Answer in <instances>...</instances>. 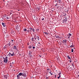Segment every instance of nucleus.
<instances>
[{
	"label": "nucleus",
	"mask_w": 79,
	"mask_h": 79,
	"mask_svg": "<svg viewBox=\"0 0 79 79\" xmlns=\"http://www.w3.org/2000/svg\"><path fill=\"white\" fill-rule=\"evenodd\" d=\"M34 31H35L34 29L32 28V32H34Z\"/></svg>",
	"instance_id": "cd10ccee"
},
{
	"label": "nucleus",
	"mask_w": 79,
	"mask_h": 79,
	"mask_svg": "<svg viewBox=\"0 0 79 79\" xmlns=\"http://www.w3.org/2000/svg\"><path fill=\"white\" fill-rule=\"evenodd\" d=\"M2 62H3L2 61L1 62V63H0V64H1V65H2V64H3V63H2Z\"/></svg>",
	"instance_id": "72a5a7b5"
},
{
	"label": "nucleus",
	"mask_w": 79,
	"mask_h": 79,
	"mask_svg": "<svg viewBox=\"0 0 79 79\" xmlns=\"http://www.w3.org/2000/svg\"><path fill=\"white\" fill-rule=\"evenodd\" d=\"M67 69H68V68H69V69L70 71H71V70H72V67H69V68L68 67V68L67 67Z\"/></svg>",
	"instance_id": "2eb2a0df"
},
{
	"label": "nucleus",
	"mask_w": 79,
	"mask_h": 79,
	"mask_svg": "<svg viewBox=\"0 0 79 79\" xmlns=\"http://www.w3.org/2000/svg\"><path fill=\"white\" fill-rule=\"evenodd\" d=\"M31 41L32 42H34V38H31Z\"/></svg>",
	"instance_id": "4be33fe9"
},
{
	"label": "nucleus",
	"mask_w": 79,
	"mask_h": 79,
	"mask_svg": "<svg viewBox=\"0 0 79 79\" xmlns=\"http://www.w3.org/2000/svg\"><path fill=\"white\" fill-rule=\"evenodd\" d=\"M27 78V77H24V79H26Z\"/></svg>",
	"instance_id": "603ef678"
},
{
	"label": "nucleus",
	"mask_w": 79,
	"mask_h": 79,
	"mask_svg": "<svg viewBox=\"0 0 79 79\" xmlns=\"http://www.w3.org/2000/svg\"><path fill=\"white\" fill-rule=\"evenodd\" d=\"M22 76H23V77H26L27 76V74H26V73H19V74L17 76H18L19 77H22Z\"/></svg>",
	"instance_id": "f257e3e1"
},
{
	"label": "nucleus",
	"mask_w": 79,
	"mask_h": 79,
	"mask_svg": "<svg viewBox=\"0 0 79 79\" xmlns=\"http://www.w3.org/2000/svg\"><path fill=\"white\" fill-rule=\"evenodd\" d=\"M24 31H27V29L25 28V29L24 30Z\"/></svg>",
	"instance_id": "2f4dec72"
},
{
	"label": "nucleus",
	"mask_w": 79,
	"mask_h": 79,
	"mask_svg": "<svg viewBox=\"0 0 79 79\" xmlns=\"http://www.w3.org/2000/svg\"><path fill=\"white\" fill-rule=\"evenodd\" d=\"M36 30L39 31V28H38Z\"/></svg>",
	"instance_id": "37998d69"
},
{
	"label": "nucleus",
	"mask_w": 79,
	"mask_h": 79,
	"mask_svg": "<svg viewBox=\"0 0 79 79\" xmlns=\"http://www.w3.org/2000/svg\"><path fill=\"white\" fill-rule=\"evenodd\" d=\"M32 47H33V45H31V46H30L28 47V48H29L30 49L31 48H32Z\"/></svg>",
	"instance_id": "f3484780"
},
{
	"label": "nucleus",
	"mask_w": 79,
	"mask_h": 79,
	"mask_svg": "<svg viewBox=\"0 0 79 79\" xmlns=\"http://www.w3.org/2000/svg\"><path fill=\"white\" fill-rule=\"evenodd\" d=\"M6 58L7 59V58H8V57H6Z\"/></svg>",
	"instance_id": "bf43d9fd"
},
{
	"label": "nucleus",
	"mask_w": 79,
	"mask_h": 79,
	"mask_svg": "<svg viewBox=\"0 0 79 79\" xmlns=\"http://www.w3.org/2000/svg\"><path fill=\"white\" fill-rule=\"evenodd\" d=\"M39 45H38L37 46H36V48H39Z\"/></svg>",
	"instance_id": "e433bc0d"
},
{
	"label": "nucleus",
	"mask_w": 79,
	"mask_h": 79,
	"mask_svg": "<svg viewBox=\"0 0 79 79\" xmlns=\"http://www.w3.org/2000/svg\"><path fill=\"white\" fill-rule=\"evenodd\" d=\"M11 41L12 43H14L15 42V40H11Z\"/></svg>",
	"instance_id": "393cba45"
},
{
	"label": "nucleus",
	"mask_w": 79,
	"mask_h": 79,
	"mask_svg": "<svg viewBox=\"0 0 79 79\" xmlns=\"http://www.w3.org/2000/svg\"><path fill=\"white\" fill-rule=\"evenodd\" d=\"M37 10H38V11H39V10H40V7H37Z\"/></svg>",
	"instance_id": "5701e85b"
},
{
	"label": "nucleus",
	"mask_w": 79,
	"mask_h": 79,
	"mask_svg": "<svg viewBox=\"0 0 79 79\" xmlns=\"http://www.w3.org/2000/svg\"><path fill=\"white\" fill-rule=\"evenodd\" d=\"M67 58H68V59H69L70 60V59H71V57H69V55H68L67 56Z\"/></svg>",
	"instance_id": "a878e982"
},
{
	"label": "nucleus",
	"mask_w": 79,
	"mask_h": 79,
	"mask_svg": "<svg viewBox=\"0 0 79 79\" xmlns=\"http://www.w3.org/2000/svg\"><path fill=\"white\" fill-rule=\"evenodd\" d=\"M63 44H65L64 45H66V42H67V40H63Z\"/></svg>",
	"instance_id": "6e6552de"
},
{
	"label": "nucleus",
	"mask_w": 79,
	"mask_h": 79,
	"mask_svg": "<svg viewBox=\"0 0 79 79\" xmlns=\"http://www.w3.org/2000/svg\"><path fill=\"white\" fill-rule=\"evenodd\" d=\"M32 48L33 49H34L35 48V47H33Z\"/></svg>",
	"instance_id": "a19ab883"
},
{
	"label": "nucleus",
	"mask_w": 79,
	"mask_h": 79,
	"mask_svg": "<svg viewBox=\"0 0 79 79\" xmlns=\"http://www.w3.org/2000/svg\"><path fill=\"white\" fill-rule=\"evenodd\" d=\"M19 55H20L21 56V54H19Z\"/></svg>",
	"instance_id": "338daca9"
},
{
	"label": "nucleus",
	"mask_w": 79,
	"mask_h": 79,
	"mask_svg": "<svg viewBox=\"0 0 79 79\" xmlns=\"http://www.w3.org/2000/svg\"><path fill=\"white\" fill-rule=\"evenodd\" d=\"M50 74H51V75H53V73H51Z\"/></svg>",
	"instance_id": "864d4df0"
},
{
	"label": "nucleus",
	"mask_w": 79,
	"mask_h": 79,
	"mask_svg": "<svg viewBox=\"0 0 79 79\" xmlns=\"http://www.w3.org/2000/svg\"><path fill=\"white\" fill-rule=\"evenodd\" d=\"M26 79H27V78H26Z\"/></svg>",
	"instance_id": "680f3d73"
},
{
	"label": "nucleus",
	"mask_w": 79,
	"mask_h": 79,
	"mask_svg": "<svg viewBox=\"0 0 79 79\" xmlns=\"http://www.w3.org/2000/svg\"><path fill=\"white\" fill-rule=\"evenodd\" d=\"M15 54L13 52V51H12L9 53L8 54V56H15Z\"/></svg>",
	"instance_id": "f03ea898"
},
{
	"label": "nucleus",
	"mask_w": 79,
	"mask_h": 79,
	"mask_svg": "<svg viewBox=\"0 0 79 79\" xmlns=\"http://www.w3.org/2000/svg\"><path fill=\"white\" fill-rule=\"evenodd\" d=\"M21 47L22 48H23V47H24V45H22Z\"/></svg>",
	"instance_id": "f704fd0d"
},
{
	"label": "nucleus",
	"mask_w": 79,
	"mask_h": 79,
	"mask_svg": "<svg viewBox=\"0 0 79 79\" xmlns=\"http://www.w3.org/2000/svg\"><path fill=\"white\" fill-rule=\"evenodd\" d=\"M29 55H31V53H29Z\"/></svg>",
	"instance_id": "8fccbe9b"
},
{
	"label": "nucleus",
	"mask_w": 79,
	"mask_h": 79,
	"mask_svg": "<svg viewBox=\"0 0 79 79\" xmlns=\"http://www.w3.org/2000/svg\"><path fill=\"white\" fill-rule=\"evenodd\" d=\"M73 46V44L72 43V45H71L70 46V47H72Z\"/></svg>",
	"instance_id": "c85d7f7f"
},
{
	"label": "nucleus",
	"mask_w": 79,
	"mask_h": 79,
	"mask_svg": "<svg viewBox=\"0 0 79 79\" xmlns=\"http://www.w3.org/2000/svg\"><path fill=\"white\" fill-rule=\"evenodd\" d=\"M66 16V14L63 13V14L61 16H62L63 17H65Z\"/></svg>",
	"instance_id": "9d476101"
},
{
	"label": "nucleus",
	"mask_w": 79,
	"mask_h": 79,
	"mask_svg": "<svg viewBox=\"0 0 79 79\" xmlns=\"http://www.w3.org/2000/svg\"><path fill=\"white\" fill-rule=\"evenodd\" d=\"M76 69V67H75L74 65V66H73V69Z\"/></svg>",
	"instance_id": "bb28decb"
},
{
	"label": "nucleus",
	"mask_w": 79,
	"mask_h": 79,
	"mask_svg": "<svg viewBox=\"0 0 79 79\" xmlns=\"http://www.w3.org/2000/svg\"><path fill=\"white\" fill-rule=\"evenodd\" d=\"M4 77L6 78V79H8V77H9V74H7L6 75H4Z\"/></svg>",
	"instance_id": "20e7f679"
},
{
	"label": "nucleus",
	"mask_w": 79,
	"mask_h": 79,
	"mask_svg": "<svg viewBox=\"0 0 79 79\" xmlns=\"http://www.w3.org/2000/svg\"><path fill=\"white\" fill-rule=\"evenodd\" d=\"M42 21H43V20H44V18H42Z\"/></svg>",
	"instance_id": "79ce46f5"
},
{
	"label": "nucleus",
	"mask_w": 79,
	"mask_h": 79,
	"mask_svg": "<svg viewBox=\"0 0 79 79\" xmlns=\"http://www.w3.org/2000/svg\"><path fill=\"white\" fill-rule=\"evenodd\" d=\"M8 62V59L7 58H5L4 60V61H3V62L4 63H7V62Z\"/></svg>",
	"instance_id": "423d86ee"
},
{
	"label": "nucleus",
	"mask_w": 79,
	"mask_h": 79,
	"mask_svg": "<svg viewBox=\"0 0 79 79\" xmlns=\"http://www.w3.org/2000/svg\"><path fill=\"white\" fill-rule=\"evenodd\" d=\"M13 47L14 49V50H16L17 51H18V49H17V47H16V46H14Z\"/></svg>",
	"instance_id": "1a4fd4ad"
},
{
	"label": "nucleus",
	"mask_w": 79,
	"mask_h": 79,
	"mask_svg": "<svg viewBox=\"0 0 79 79\" xmlns=\"http://www.w3.org/2000/svg\"><path fill=\"white\" fill-rule=\"evenodd\" d=\"M18 11H20V10H18Z\"/></svg>",
	"instance_id": "e2e57ef3"
},
{
	"label": "nucleus",
	"mask_w": 79,
	"mask_h": 79,
	"mask_svg": "<svg viewBox=\"0 0 79 79\" xmlns=\"http://www.w3.org/2000/svg\"><path fill=\"white\" fill-rule=\"evenodd\" d=\"M39 56H40V57H41V56H42V55H39Z\"/></svg>",
	"instance_id": "de8ad7c7"
},
{
	"label": "nucleus",
	"mask_w": 79,
	"mask_h": 79,
	"mask_svg": "<svg viewBox=\"0 0 79 79\" xmlns=\"http://www.w3.org/2000/svg\"><path fill=\"white\" fill-rule=\"evenodd\" d=\"M74 47V46H73H73H72V47Z\"/></svg>",
	"instance_id": "69168bd1"
},
{
	"label": "nucleus",
	"mask_w": 79,
	"mask_h": 79,
	"mask_svg": "<svg viewBox=\"0 0 79 79\" xmlns=\"http://www.w3.org/2000/svg\"><path fill=\"white\" fill-rule=\"evenodd\" d=\"M44 34H46V35H47L48 34V33L47 32H44Z\"/></svg>",
	"instance_id": "c9c22d12"
},
{
	"label": "nucleus",
	"mask_w": 79,
	"mask_h": 79,
	"mask_svg": "<svg viewBox=\"0 0 79 79\" xmlns=\"http://www.w3.org/2000/svg\"><path fill=\"white\" fill-rule=\"evenodd\" d=\"M29 31H30V30H31V29L32 28V27H30V28L29 27Z\"/></svg>",
	"instance_id": "c756f323"
},
{
	"label": "nucleus",
	"mask_w": 79,
	"mask_h": 79,
	"mask_svg": "<svg viewBox=\"0 0 79 79\" xmlns=\"http://www.w3.org/2000/svg\"><path fill=\"white\" fill-rule=\"evenodd\" d=\"M19 30H20L17 29V32L18 33L19 32Z\"/></svg>",
	"instance_id": "473e14b6"
},
{
	"label": "nucleus",
	"mask_w": 79,
	"mask_h": 79,
	"mask_svg": "<svg viewBox=\"0 0 79 79\" xmlns=\"http://www.w3.org/2000/svg\"><path fill=\"white\" fill-rule=\"evenodd\" d=\"M58 75H59V76L57 77V78L58 79H60V78L61 77V75L60 74H59V73L58 74Z\"/></svg>",
	"instance_id": "4468645a"
},
{
	"label": "nucleus",
	"mask_w": 79,
	"mask_h": 79,
	"mask_svg": "<svg viewBox=\"0 0 79 79\" xmlns=\"http://www.w3.org/2000/svg\"><path fill=\"white\" fill-rule=\"evenodd\" d=\"M6 45L7 46V47H9V48H10V47H11V43L9 42V43L7 44V45Z\"/></svg>",
	"instance_id": "7ed1b4c3"
},
{
	"label": "nucleus",
	"mask_w": 79,
	"mask_h": 79,
	"mask_svg": "<svg viewBox=\"0 0 79 79\" xmlns=\"http://www.w3.org/2000/svg\"><path fill=\"white\" fill-rule=\"evenodd\" d=\"M70 62H71V60H70Z\"/></svg>",
	"instance_id": "0e129e2a"
},
{
	"label": "nucleus",
	"mask_w": 79,
	"mask_h": 79,
	"mask_svg": "<svg viewBox=\"0 0 79 79\" xmlns=\"http://www.w3.org/2000/svg\"><path fill=\"white\" fill-rule=\"evenodd\" d=\"M56 4H57L56 3V5H55V6H57V5H57Z\"/></svg>",
	"instance_id": "3c124183"
},
{
	"label": "nucleus",
	"mask_w": 79,
	"mask_h": 79,
	"mask_svg": "<svg viewBox=\"0 0 79 79\" xmlns=\"http://www.w3.org/2000/svg\"><path fill=\"white\" fill-rule=\"evenodd\" d=\"M62 22H63V23H66V20H65L64 19L63 20Z\"/></svg>",
	"instance_id": "6ab92c4d"
},
{
	"label": "nucleus",
	"mask_w": 79,
	"mask_h": 79,
	"mask_svg": "<svg viewBox=\"0 0 79 79\" xmlns=\"http://www.w3.org/2000/svg\"><path fill=\"white\" fill-rule=\"evenodd\" d=\"M55 78H56V75H55Z\"/></svg>",
	"instance_id": "a18cd8bd"
},
{
	"label": "nucleus",
	"mask_w": 79,
	"mask_h": 79,
	"mask_svg": "<svg viewBox=\"0 0 79 79\" xmlns=\"http://www.w3.org/2000/svg\"><path fill=\"white\" fill-rule=\"evenodd\" d=\"M69 37H70V36H71V35H71V33H69Z\"/></svg>",
	"instance_id": "7c9ffc66"
},
{
	"label": "nucleus",
	"mask_w": 79,
	"mask_h": 79,
	"mask_svg": "<svg viewBox=\"0 0 79 79\" xmlns=\"http://www.w3.org/2000/svg\"><path fill=\"white\" fill-rule=\"evenodd\" d=\"M64 20L65 21H68V18H67L66 17L65 19H64Z\"/></svg>",
	"instance_id": "412c9836"
},
{
	"label": "nucleus",
	"mask_w": 79,
	"mask_h": 79,
	"mask_svg": "<svg viewBox=\"0 0 79 79\" xmlns=\"http://www.w3.org/2000/svg\"><path fill=\"white\" fill-rule=\"evenodd\" d=\"M36 39H37L38 40H39V39H40L39 38V36H37Z\"/></svg>",
	"instance_id": "b1692460"
},
{
	"label": "nucleus",
	"mask_w": 79,
	"mask_h": 79,
	"mask_svg": "<svg viewBox=\"0 0 79 79\" xmlns=\"http://www.w3.org/2000/svg\"><path fill=\"white\" fill-rule=\"evenodd\" d=\"M33 19H34V20H35V21L36 20H37V19H37V17H36V16H34H34L33 17Z\"/></svg>",
	"instance_id": "0eeeda50"
},
{
	"label": "nucleus",
	"mask_w": 79,
	"mask_h": 79,
	"mask_svg": "<svg viewBox=\"0 0 79 79\" xmlns=\"http://www.w3.org/2000/svg\"><path fill=\"white\" fill-rule=\"evenodd\" d=\"M72 66H74V64H72Z\"/></svg>",
	"instance_id": "ea45409f"
},
{
	"label": "nucleus",
	"mask_w": 79,
	"mask_h": 79,
	"mask_svg": "<svg viewBox=\"0 0 79 79\" xmlns=\"http://www.w3.org/2000/svg\"><path fill=\"white\" fill-rule=\"evenodd\" d=\"M10 11L11 13H14L13 11V10H11Z\"/></svg>",
	"instance_id": "09e8293b"
},
{
	"label": "nucleus",
	"mask_w": 79,
	"mask_h": 79,
	"mask_svg": "<svg viewBox=\"0 0 79 79\" xmlns=\"http://www.w3.org/2000/svg\"><path fill=\"white\" fill-rule=\"evenodd\" d=\"M6 19H9V17H7Z\"/></svg>",
	"instance_id": "c03bdc74"
},
{
	"label": "nucleus",
	"mask_w": 79,
	"mask_h": 79,
	"mask_svg": "<svg viewBox=\"0 0 79 79\" xmlns=\"http://www.w3.org/2000/svg\"><path fill=\"white\" fill-rule=\"evenodd\" d=\"M11 64H12V63H10V64L11 65Z\"/></svg>",
	"instance_id": "4d7b16f0"
},
{
	"label": "nucleus",
	"mask_w": 79,
	"mask_h": 79,
	"mask_svg": "<svg viewBox=\"0 0 79 79\" xmlns=\"http://www.w3.org/2000/svg\"><path fill=\"white\" fill-rule=\"evenodd\" d=\"M46 79H49V77H47V76H46Z\"/></svg>",
	"instance_id": "58836bf2"
},
{
	"label": "nucleus",
	"mask_w": 79,
	"mask_h": 79,
	"mask_svg": "<svg viewBox=\"0 0 79 79\" xmlns=\"http://www.w3.org/2000/svg\"><path fill=\"white\" fill-rule=\"evenodd\" d=\"M49 73H50H50H51V72L50 71V72Z\"/></svg>",
	"instance_id": "052dcab7"
},
{
	"label": "nucleus",
	"mask_w": 79,
	"mask_h": 79,
	"mask_svg": "<svg viewBox=\"0 0 79 79\" xmlns=\"http://www.w3.org/2000/svg\"><path fill=\"white\" fill-rule=\"evenodd\" d=\"M27 32H30V31H29V27L27 29Z\"/></svg>",
	"instance_id": "aec40b11"
},
{
	"label": "nucleus",
	"mask_w": 79,
	"mask_h": 79,
	"mask_svg": "<svg viewBox=\"0 0 79 79\" xmlns=\"http://www.w3.org/2000/svg\"><path fill=\"white\" fill-rule=\"evenodd\" d=\"M32 55H31V56H31V57H32Z\"/></svg>",
	"instance_id": "13d9d810"
},
{
	"label": "nucleus",
	"mask_w": 79,
	"mask_h": 79,
	"mask_svg": "<svg viewBox=\"0 0 79 79\" xmlns=\"http://www.w3.org/2000/svg\"><path fill=\"white\" fill-rule=\"evenodd\" d=\"M16 29H19V30H20V29H19V26L17 25L16 26Z\"/></svg>",
	"instance_id": "9b49d317"
},
{
	"label": "nucleus",
	"mask_w": 79,
	"mask_h": 79,
	"mask_svg": "<svg viewBox=\"0 0 79 79\" xmlns=\"http://www.w3.org/2000/svg\"><path fill=\"white\" fill-rule=\"evenodd\" d=\"M57 2L58 3H60L61 2V0H58Z\"/></svg>",
	"instance_id": "dca6fc26"
},
{
	"label": "nucleus",
	"mask_w": 79,
	"mask_h": 79,
	"mask_svg": "<svg viewBox=\"0 0 79 79\" xmlns=\"http://www.w3.org/2000/svg\"><path fill=\"white\" fill-rule=\"evenodd\" d=\"M34 39H35V40H36L37 39V36L36 35L34 36Z\"/></svg>",
	"instance_id": "a211bd4d"
},
{
	"label": "nucleus",
	"mask_w": 79,
	"mask_h": 79,
	"mask_svg": "<svg viewBox=\"0 0 79 79\" xmlns=\"http://www.w3.org/2000/svg\"><path fill=\"white\" fill-rule=\"evenodd\" d=\"M59 74H61V72H60Z\"/></svg>",
	"instance_id": "6e6d98bb"
},
{
	"label": "nucleus",
	"mask_w": 79,
	"mask_h": 79,
	"mask_svg": "<svg viewBox=\"0 0 79 79\" xmlns=\"http://www.w3.org/2000/svg\"><path fill=\"white\" fill-rule=\"evenodd\" d=\"M57 2V0H55V2Z\"/></svg>",
	"instance_id": "5fc2aeb1"
},
{
	"label": "nucleus",
	"mask_w": 79,
	"mask_h": 79,
	"mask_svg": "<svg viewBox=\"0 0 79 79\" xmlns=\"http://www.w3.org/2000/svg\"><path fill=\"white\" fill-rule=\"evenodd\" d=\"M55 36L56 37V39H60V35H55Z\"/></svg>",
	"instance_id": "39448f33"
},
{
	"label": "nucleus",
	"mask_w": 79,
	"mask_h": 79,
	"mask_svg": "<svg viewBox=\"0 0 79 79\" xmlns=\"http://www.w3.org/2000/svg\"><path fill=\"white\" fill-rule=\"evenodd\" d=\"M73 49L72 48L71 52H73Z\"/></svg>",
	"instance_id": "4c0bfd02"
},
{
	"label": "nucleus",
	"mask_w": 79,
	"mask_h": 79,
	"mask_svg": "<svg viewBox=\"0 0 79 79\" xmlns=\"http://www.w3.org/2000/svg\"><path fill=\"white\" fill-rule=\"evenodd\" d=\"M2 24L3 26L4 27H5V26H6V24L5 23H2Z\"/></svg>",
	"instance_id": "ddd939ff"
},
{
	"label": "nucleus",
	"mask_w": 79,
	"mask_h": 79,
	"mask_svg": "<svg viewBox=\"0 0 79 79\" xmlns=\"http://www.w3.org/2000/svg\"><path fill=\"white\" fill-rule=\"evenodd\" d=\"M32 28H31V30H30V32H32Z\"/></svg>",
	"instance_id": "49530a36"
},
{
	"label": "nucleus",
	"mask_w": 79,
	"mask_h": 79,
	"mask_svg": "<svg viewBox=\"0 0 79 79\" xmlns=\"http://www.w3.org/2000/svg\"><path fill=\"white\" fill-rule=\"evenodd\" d=\"M78 77H79V75L78 76Z\"/></svg>",
	"instance_id": "774afa93"
},
{
	"label": "nucleus",
	"mask_w": 79,
	"mask_h": 79,
	"mask_svg": "<svg viewBox=\"0 0 79 79\" xmlns=\"http://www.w3.org/2000/svg\"><path fill=\"white\" fill-rule=\"evenodd\" d=\"M7 47H8L6 45L4 47L3 49H7Z\"/></svg>",
	"instance_id": "f8f14e48"
}]
</instances>
